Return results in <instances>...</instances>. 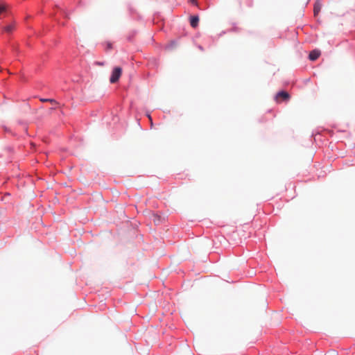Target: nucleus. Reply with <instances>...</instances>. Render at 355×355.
<instances>
[{"label": "nucleus", "mask_w": 355, "mask_h": 355, "mask_svg": "<svg viewBox=\"0 0 355 355\" xmlns=\"http://www.w3.org/2000/svg\"><path fill=\"white\" fill-rule=\"evenodd\" d=\"M6 10V7L5 5L0 4V14L3 13Z\"/></svg>", "instance_id": "nucleus-8"}, {"label": "nucleus", "mask_w": 355, "mask_h": 355, "mask_svg": "<svg viewBox=\"0 0 355 355\" xmlns=\"http://www.w3.org/2000/svg\"><path fill=\"white\" fill-rule=\"evenodd\" d=\"M320 55V51H318V50H313L310 53H309V58L311 60H317L319 56Z\"/></svg>", "instance_id": "nucleus-3"}, {"label": "nucleus", "mask_w": 355, "mask_h": 355, "mask_svg": "<svg viewBox=\"0 0 355 355\" xmlns=\"http://www.w3.org/2000/svg\"><path fill=\"white\" fill-rule=\"evenodd\" d=\"M148 118H149L150 121H152V119H151L150 116L148 115Z\"/></svg>", "instance_id": "nucleus-10"}, {"label": "nucleus", "mask_w": 355, "mask_h": 355, "mask_svg": "<svg viewBox=\"0 0 355 355\" xmlns=\"http://www.w3.org/2000/svg\"><path fill=\"white\" fill-rule=\"evenodd\" d=\"M322 3L320 1H316L314 3L313 12L314 15H317L321 10Z\"/></svg>", "instance_id": "nucleus-4"}, {"label": "nucleus", "mask_w": 355, "mask_h": 355, "mask_svg": "<svg viewBox=\"0 0 355 355\" xmlns=\"http://www.w3.org/2000/svg\"><path fill=\"white\" fill-rule=\"evenodd\" d=\"M41 101H42V102H47V103L50 102L53 105L58 104L57 101H55L54 99H52V98H42V99H41Z\"/></svg>", "instance_id": "nucleus-7"}, {"label": "nucleus", "mask_w": 355, "mask_h": 355, "mask_svg": "<svg viewBox=\"0 0 355 355\" xmlns=\"http://www.w3.org/2000/svg\"><path fill=\"white\" fill-rule=\"evenodd\" d=\"M275 98L277 101H279L280 98L282 99L283 101H287L290 98V95L287 92L281 91L276 94Z\"/></svg>", "instance_id": "nucleus-2"}, {"label": "nucleus", "mask_w": 355, "mask_h": 355, "mask_svg": "<svg viewBox=\"0 0 355 355\" xmlns=\"http://www.w3.org/2000/svg\"><path fill=\"white\" fill-rule=\"evenodd\" d=\"M121 74L122 69L120 67H114L112 71L110 82L111 83H116L119 80Z\"/></svg>", "instance_id": "nucleus-1"}, {"label": "nucleus", "mask_w": 355, "mask_h": 355, "mask_svg": "<svg viewBox=\"0 0 355 355\" xmlns=\"http://www.w3.org/2000/svg\"><path fill=\"white\" fill-rule=\"evenodd\" d=\"M191 2L193 4H197L196 0H191Z\"/></svg>", "instance_id": "nucleus-9"}, {"label": "nucleus", "mask_w": 355, "mask_h": 355, "mask_svg": "<svg viewBox=\"0 0 355 355\" xmlns=\"http://www.w3.org/2000/svg\"><path fill=\"white\" fill-rule=\"evenodd\" d=\"M198 21H199V17L198 16L191 17L190 24L192 27H193V28L197 27L198 24Z\"/></svg>", "instance_id": "nucleus-5"}, {"label": "nucleus", "mask_w": 355, "mask_h": 355, "mask_svg": "<svg viewBox=\"0 0 355 355\" xmlns=\"http://www.w3.org/2000/svg\"><path fill=\"white\" fill-rule=\"evenodd\" d=\"M14 28L15 26L13 24H10L4 28V31L8 33H10L14 30Z\"/></svg>", "instance_id": "nucleus-6"}, {"label": "nucleus", "mask_w": 355, "mask_h": 355, "mask_svg": "<svg viewBox=\"0 0 355 355\" xmlns=\"http://www.w3.org/2000/svg\"><path fill=\"white\" fill-rule=\"evenodd\" d=\"M108 48H110V49L111 48V44H108Z\"/></svg>", "instance_id": "nucleus-11"}]
</instances>
